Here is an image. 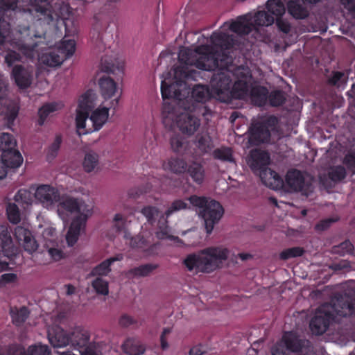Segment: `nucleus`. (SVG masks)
Returning a JSON list of instances; mask_svg holds the SVG:
<instances>
[{
	"mask_svg": "<svg viewBox=\"0 0 355 355\" xmlns=\"http://www.w3.org/2000/svg\"><path fill=\"white\" fill-rule=\"evenodd\" d=\"M189 200L198 209L197 211L204 220L206 232L211 234L215 224L218 223L223 214L222 206L218 202L205 197L193 196Z\"/></svg>",
	"mask_w": 355,
	"mask_h": 355,
	"instance_id": "obj_7",
	"label": "nucleus"
},
{
	"mask_svg": "<svg viewBox=\"0 0 355 355\" xmlns=\"http://www.w3.org/2000/svg\"><path fill=\"white\" fill-rule=\"evenodd\" d=\"M1 159L8 168H18L23 163V157L15 148L2 152Z\"/></svg>",
	"mask_w": 355,
	"mask_h": 355,
	"instance_id": "obj_27",
	"label": "nucleus"
},
{
	"mask_svg": "<svg viewBox=\"0 0 355 355\" xmlns=\"http://www.w3.org/2000/svg\"><path fill=\"white\" fill-rule=\"evenodd\" d=\"M188 207H189V205L186 202H184L182 200H175L172 203L171 207L166 211V215L167 217H168L173 212L180 211L182 209H187Z\"/></svg>",
	"mask_w": 355,
	"mask_h": 355,
	"instance_id": "obj_48",
	"label": "nucleus"
},
{
	"mask_svg": "<svg viewBox=\"0 0 355 355\" xmlns=\"http://www.w3.org/2000/svg\"><path fill=\"white\" fill-rule=\"evenodd\" d=\"M17 280V275L14 273H5L0 277V287L8 284L15 282Z\"/></svg>",
	"mask_w": 355,
	"mask_h": 355,
	"instance_id": "obj_56",
	"label": "nucleus"
},
{
	"mask_svg": "<svg viewBox=\"0 0 355 355\" xmlns=\"http://www.w3.org/2000/svg\"><path fill=\"white\" fill-rule=\"evenodd\" d=\"M155 268V266H153L152 265H143L131 270L130 272H132L134 275L136 276H146L148 275Z\"/></svg>",
	"mask_w": 355,
	"mask_h": 355,
	"instance_id": "obj_51",
	"label": "nucleus"
},
{
	"mask_svg": "<svg viewBox=\"0 0 355 355\" xmlns=\"http://www.w3.org/2000/svg\"><path fill=\"white\" fill-rule=\"evenodd\" d=\"M345 175L346 172L343 166L334 167L329 172V178L334 182L340 181L344 179Z\"/></svg>",
	"mask_w": 355,
	"mask_h": 355,
	"instance_id": "obj_47",
	"label": "nucleus"
},
{
	"mask_svg": "<svg viewBox=\"0 0 355 355\" xmlns=\"http://www.w3.org/2000/svg\"><path fill=\"white\" fill-rule=\"evenodd\" d=\"M276 19V24L278 28L284 33H288L291 30L290 23L282 17H278Z\"/></svg>",
	"mask_w": 355,
	"mask_h": 355,
	"instance_id": "obj_54",
	"label": "nucleus"
},
{
	"mask_svg": "<svg viewBox=\"0 0 355 355\" xmlns=\"http://www.w3.org/2000/svg\"><path fill=\"white\" fill-rule=\"evenodd\" d=\"M6 214L8 220L13 224H17L21 220V214L17 205L13 202L8 203Z\"/></svg>",
	"mask_w": 355,
	"mask_h": 355,
	"instance_id": "obj_42",
	"label": "nucleus"
},
{
	"mask_svg": "<svg viewBox=\"0 0 355 355\" xmlns=\"http://www.w3.org/2000/svg\"><path fill=\"white\" fill-rule=\"evenodd\" d=\"M76 44L73 40H64L60 44L46 49L38 57L39 63L50 67L62 64L65 59L75 51Z\"/></svg>",
	"mask_w": 355,
	"mask_h": 355,
	"instance_id": "obj_9",
	"label": "nucleus"
},
{
	"mask_svg": "<svg viewBox=\"0 0 355 355\" xmlns=\"http://www.w3.org/2000/svg\"><path fill=\"white\" fill-rule=\"evenodd\" d=\"M8 167L0 158V180L4 178L7 175Z\"/></svg>",
	"mask_w": 355,
	"mask_h": 355,
	"instance_id": "obj_62",
	"label": "nucleus"
},
{
	"mask_svg": "<svg viewBox=\"0 0 355 355\" xmlns=\"http://www.w3.org/2000/svg\"><path fill=\"white\" fill-rule=\"evenodd\" d=\"M286 184L294 191H302L307 195L311 189V184L304 175L296 170L288 171L286 177Z\"/></svg>",
	"mask_w": 355,
	"mask_h": 355,
	"instance_id": "obj_18",
	"label": "nucleus"
},
{
	"mask_svg": "<svg viewBox=\"0 0 355 355\" xmlns=\"http://www.w3.org/2000/svg\"><path fill=\"white\" fill-rule=\"evenodd\" d=\"M128 222L121 214H116L112 220V230L116 234H123L125 243L132 248H142L146 241L140 236L132 237L127 230Z\"/></svg>",
	"mask_w": 355,
	"mask_h": 355,
	"instance_id": "obj_12",
	"label": "nucleus"
},
{
	"mask_svg": "<svg viewBox=\"0 0 355 355\" xmlns=\"http://www.w3.org/2000/svg\"><path fill=\"white\" fill-rule=\"evenodd\" d=\"M141 212L146 218L147 220L150 223L158 217L159 214L157 209L150 206L143 208Z\"/></svg>",
	"mask_w": 355,
	"mask_h": 355,
	"instance_id": "obj_50",
	"label": "nucleus"
},
{
	"mask_svg": "<svg viewBox=\"0 0 355 355\" xmlns=\"http://www.w3.org/2000/svg\"><path fill=\"white\" fill-rule=\"evenodd\" d=\"M84 195L87 197L74 198L69 195L60 196L59 191L49 185L41 184L35 189L34 197L42 207L52 210L56 207L59 217L67 222L71 216L72 220L66 235L69 246H73L77 242L80 234L84 232L87 220L94 213V203L88 198V192Z\"/></svg>",
	"mask_w": 355,
	"mask_h": 355,
	"instance_id": "obj_2",
	"label": "nucleus"
},
{
	"mask_svg": "<svg viewBox=\"0 0 355 355\" xmlns=\"http://www.w3.org/2000/svg\"><path fill=\"white\" fill-rule=\"evenodd\" d=\"M38 225L37 232L42 245L58 241V232L54 225L43 216L37 218Z\"/></svg>",
	"mask_w": 355,
	"mask_h": 355,
	"instance_id": "obj_16",
	"label": "nucleus"
},
{
	"mask_svg": "<svg viewBox=\"0 0 355 355\" xmlns=\"http://www.w3.org/2000/svg\"><path fill=\"white\" fill-rule=\"evenodd\" d=\"M343 3L349 10L355 9V0H342Z\"/></svg>",
	"mask_w": 355,
	"mask_h": 355,
	"instance_id": "obj_64",
	"label": "nucleus"
},
{
	"mask_svg": "<svg viewBox=\"0 0 355 355\" xmlns=\"http://www.w3.org/2000/svg\"><path fill=\"white\" fill-rule=\"evenodd\" d=\"M196 145L201 152H207L211 148L209 137L207 134L198 135Z\"/></svg>",
	"mask_w": 355,
	"mask_h": 355,
	"instance_id": "obj_46",
	"label": "nucleus"
},
{
	"mask_svg": "<svg viewBox=\"0 0 355 355\" xmlns=\"http://www.w3.org/2000/svg\"><path fill=\"white\" fill-rule=\"evenodd\" d=\"M63 104L60 102L51 103L43 105L38 112L40 125H42L47 117L52 116L55 112L61 110Z\"/></svg>",
	"mask_w": 355,
	"mask_h": 355,
	"instance_id": "obj_32",
	"label": "nucleus"
},
{
	"mask_svg": "<svg viewBox=\"0 0 355 355\" xmlns=\"http://www.w3.org/2000/svg\"><path fill=\"white\" fill-rule=\"evenodd\" d=\"M91 286L98 295L106 296L109 294V282L102 277H95L91 281Z\"/></svg>",
	"mask_w": 355,
	"mask_h": 355,
	"instance_id": "obj_36",
	"label": "nucleus"
},
{
	"mask_svg": "<svg viewBox=\"0 0 355 355\" xmlns=\"http://www.w3.org/2000/svg\"><path fill=\"white\" fill-rule=\"evenodd\" d=\"M210 85V89L202 85L195 86L191 92L192 98L196 101L202 102L211 96L226 102L232 98H243L249 94L254 96L259 92L260 95L257 103L261 105L266 99L267 92L264 88L252 87V76L248 68L238 67L234 73L229 69H222L214 75Z\"/></svg>",
	"mask_w": 355,
	"mask_h": 355,
	"instance_id": "obj_3",
	"label": "nucleus"
},
{
	"mask_svg": "<svg viewBox=\"0 0 355 355\" xmlns=\"http://www.w3.org/2000/svg\"><path fill=\"white\" fill-rule=\"evenodd\" d=\"M60 144H61V139L58 137H56L55 141L52 143V144L49 148V150H48V153H47V156H48L49 159H53L56 156V155L60 149Z\"/></svg>",
	"mask_w": 355,
	"mask_h": 355,
	"instance_id": "obj_53",
	"label": "nucleus"
},
{
	"mask_svg": "<svg viewBox=\"0 0 355 355\" xmlns=\"http://www.w3.org/2000/svg\"><path fill=\"white\" fill-rule=\"evenodd\" d=\"M33 68L16 65L13 67L11 76L17 85L20 88H27L33 80Z\"/></svg>",
	"mask_w": 355,
	"mask_h": 355,
	"instance_id": "obj_22",
	"label": "nucleus"
},
{
	"mask_svg": "<svg viewBox=\"0 0 355 355\" xmlns=\"http://www.w3.org/2000/svg\"><path fill=\"white\" fill-rule=\"evenodd\" d=\"M98 85L102 103L110 107H117L122 93L118 83L111 77L103 76L98 80Z\"/></svg>",
	"mask_w": 355,
	"mask_h": 355,
	"instance_id": "obj_11",
	"label": "nucleus"
},
{
	"mask_svg": "<svg viewBox=\"0 0 355 355\" xmlns=\"http://www.w3.org/2000/svg\"><path fill=\"white\" fill-rule=\"evenodd\" d=\"M3 84L0 81V114H4L9 122H12L18 114L17 106L10 101L2 98Z\"/></svg>",
	"mask_w": 355,
	"mask_h": 355,
	"instance_id": "obj_25",
	"label": "nucleus"
},
{
	"mask_svg": "<svg viewBox=\"0 0 355 355\" xmlns=\"http://www.w3.org/2000/svg\"><path fill=\"white\" fill-rule=\"evenodd\" d=\"M163 168L174 173H182L186 171L187 164L183 159L171 158L164 162Z\"/></svg>",
	"mask_w": 355,
	"mask_h": 355,
	"instance_id": "obj_34",
	"label": "nucleus"
},
{
	"mask_svg": "<svg viewBox=\"0 0 355 355\" xmlns=\"http://www.w3.org/2000/svg\"><path fill=\"white\" fill-rule=\"evenodd\" d=\"M230 253V250L224 245L211 246L198 253L189 254L184 263L190 271L211 272L223 267Z\"/></svg>",
	"mask_w": 355,
	"mask_h": 355,
	"instance_id": "obj_5",
	"label": "nucleus"
},
{
	"mask_svg": "<svg viewBox=\"0 0 355 355\" xmlns=\"http://www.w3.org/2000/svg\"><path fill=\"white\" fill-rule=\"evenodd\" d=\"M334 220L331 218L325 219L323 220H321L320 223H318L315 225V230L318 231H323L327 230L330 225L334 222Z\"/></svg>",
	"mask_w": 355,
	"mask_h": 355,
	"instance_id": "obj_58",
	"label": "nucleus"
},
{
	"mask_svg": "<svg viewBox=\"0 0 355 355\" xmlns=\"http://www.w3.org/2000/svg\"><path fill=\"white\" fill-rule=\"evenodd\" d=\"M188 173L194 182L201 184L204 180L205 171L199 164L193 163L188 168Z\"/></svg>",
	"mask_w": 355,
	"mask_h": 355,
	"instance_id": "obj_40",
	"label": "nucleus"
},
{
	"mask_svg": "<svg viewBox=\"0 0 355 355\" xmlns=\"http://www.w3.org/2000/svg\"><path fill=\"white\" fill-rule=\"evenodd\" d=\"M345 162L355 173V156L354 155H347L345 159Z\"/></svg>",
	"mask_w": 355,
	"mask_h": 355,
	"instance_id": "obj_60",
	"label": "nucleus"
},
{
	"mask_svg": "<svg viewBox=\"0 0 355 355\" xmlns=\"http://www.w3.org/2000/svg\"><path fill=\"white\" fill-rule=\"evenodd\" d=\"M116 107H110L103 103L87 115H80L76 117L77 132L84 135L99 130L109 119V110Z\"/></svg>",
	"mask_w": 355,
	"mask_h": 355,
	"instance_id": "obj_8",
	"label": "nucleus"
},
{
	"mask_svg": "<svg viewBox=\"0 0 355 355\" xmlns=\"http://www.w3.org/2000/svg\"><path fill=\"white\" fill-rule=\"evenodd\" d=\"M42 246L49 258V262H57L64 258V252L60 247L58 241Z\"/></svg>",
	"mask_w": 355,
	"mask_h": 355,
	"instance_id": "obj_29",
	"label": "nucleus"
},
{
	"mask_svg": "<svg viewBox=\"0 0 355 355\" xmlns=\"http://www.w3.org/2000/svg\"><path fill=\"white\" fill-rule=\"evenodd\" d=\"M156 236L159 239H168L172 241L173 244L177 245L181 243V241L177 236L171 234V231L164 220L163 221H159V227L158 230L156 232Z\"/></svg>",
	"mask_w": 355,
	"mask_h": 355,
	"instance_id": "obj_35",
	"label": "nucleus"
},
{
	"mask_svg": "<svg viewBox=\"0 0 355 355\" xmlns=\"http://www.w3.org/2000/svg\"><path fill=\"white\" fill-rule=\"evenodd\" d=\"M268 154L260 150H252L247 158V163L254 173L258 174L269 164Z\"/></svg>",
	"mask_w": 355,
	"mask_h": 355,
	"instance_id": "obj_20",
	"label": "nucleus"
},
{
	"mask_svg": "<svg viewBox=\"0 0 355 355\" xmlns=\"http://www.w3.org/2000/svg\"><path fill=\"white\" fill-rule=\"evenodd\" d=\"M48 338L55 348H62L69 345L70 331H64L59 326H54L48 330Z\"/></svg>",
	"mask_w": 355,
	"mask_h": 355,
	"instance_id": "obj_21",
	"label": "nucleus"
},
{
	"mask_svg": "<svg viewBox=\"0 0 355 355\" xmlns=\"http://www.w3.org/2000/svg\"><path fill=\"white\" fill-rule=\"evenodd\" d=\"M171 145L174 151L178 152L181 150L183 146V142L180 137L176 136L171 139Z\"/></svg>",
	"mask_w": 355,
	"mask_h": 355,
	"instance_id": "obj_57",
	"label": "nucleus"
},
{
	"mask_svg": "<svg viewBox=\"0 0 355 355\" xmlns=\"http://www.w3.org/2000/svg\"><path fill=\"white\" fill-rule=\"evenodd\" d=\"M121 349L128 355H141L144 352V347L139 344V341L132 338L125 340Z\"/></svg>",
	"mask_w": 355,
	"mask_h": 355,
	"instance_id": "obj_31",
	"label": "nucleus"
},
{
	"mask_svg": "<svg viewBox=\"0 0 355 355\" xmlns=\"http://www.w3.org/2000/svg\"><path fill=\"white\" fill-rule=\"evenodd\" d=\"M12 355H51V351L48 346L38 344L30 346L27 352L19 348Z\"/></svg>",
	"mask_w": 355,
	"mask_h": 355,
	"instance_id": "obj_33",
	"label": "nucleus"
},
{
	"mask_svg": "<svg viewBox=\"0 0 355 355\" xmlns=\"http://www.w3.org/2000/svg\"><path fill=\"white\" fill-rule=\"evenodd\" d=\"M15 146L16 141L11 135L5 132L0 134V150L2 152L13 149Z\"/></svg>",
	"mask_w": 355,
	"mask_h": 355,
	"instance_id": "obj_43",
	"label": "nucleus"
},
{
	"mask_svg": "<svg viewBox=\"0 0 355 355\" xmlns=\"http://www.w3.org/2000/svg\"><path fill=\"white\" fill-rule=\"evenodd\" d=\"M14 200L24 207L31 205L33 202L32 193L27 189L19 190L15 195Z\"/></svg>",
	"mask_w": 355,
	"mask_h": 355,
	"instance_id": "obj_39",
	"label": "nucleus"
},
{
	"mask_svg": "<svg viewBox=\"0 0 355 355\" xmlns=\"http://www.w3.org/2000/svg\"><path fill=\"white\" fill-rule=\"evenodd\" d=\"M0 248L7 257H11L17 252V248L14 245L8 225H0Z\"/></svg>",
	"mask_w": 355,
	"mask_h": 355,
	"instance_id": "obj_24",
	"label": "nucleus"
},
{
	"mask_svg": "<svg viewBox=\"0 0 355 355\" xmlns=\"http://www.w3.org/2000/svg\"><path fill=\"white\" fill-rule=\"evenodd\" d=\"M277 123V119L275 116H270L263 123L253 124L250 129V143L258 144L261 142L268 141L271 130H273Z\"/></svg>",
	"mask_w": 355,
	"mask_h": 355,
	"instance_id": "obj_13",
	"label": "nucleus"
},
{
	"mask_svg": "<svg viewBox=\"0 0 355 355\" xmlns=\"http://www.w3.org/2000/svg\"><path fill=\"white\" fill-rule=\"evenodd\" d=\"M262 182L268 187L278 189L282 186V180L275 171L268 167L258 173Z\"/></svg>",
	"mask_w": 355,
	"mask_h": 355,
	"instance_id": "obj_26",
	"label": "nucleus"
},
{
	"mask_svg": "<svg viewBox=\"0 0 355 355\" xmlns=\"http://www.w3.org/2000/svg\"><path fill=\"white\" fill-rule=\"evenodd\" d=\"M26 3H28L31 8H28V10L31 12L37 13L39 21H44L46 23H49L52 20L56 18L64 19L65 17L62 13H57L55 11L53 12L50 10L51 6L48 0H24Z\"/></svg>",
	"mask_w": 355,
	"mask_h": 355,
	"instance_id": "obj_14",
	"label": "nucleus"
},
{
	"mask_svg": "<svg viewBox=\"0 0 355 355\" xmlns=\"http://www.w3.org/2000/svg\"><path fill=\"white\" fill-rule=\"evenodd\" d=\"M204 353L201 346H195L189 352L190 355H202Z\"/></svg>",
	"mask_w": 355,
	"mask_h": 355,
	"instance_id": "obj_63",
	"label": "nucleus"
},
{
	"mask_svg": "<svg viewBox=\"0 0 355 355\" xmlns=\"http://www.w3.org/2000/svg\"><path fill=\"white\" fill-rule=\"evenodd\" d=\"M355 312V308L349 304H343L340 309L334 304H326L316 311L310 322V329L313 334L320 335L324 333L330 322L336 316H347Z\"/></svg>",
	"mask_w": 355,
	"mask_h": 355,
	"instance_id": "obj_6",
	"label": "nucleus"
},
{
	"mask_svg": "<svg viewBox=\"0 0 355 355\" xmlns=\"http://www.w3.org/2000/svg\"><path fill=\"white\" fill-rule=\"evenodd\" d=\"M42 36V34L24 28L17 32L12 39L9 24L5 19L0 20V50L8 51L5 55L7 64L10 67L21 59L19 54L11 50V47L19 50L27 58H33L35 54V48L38 45V42H34L33 38H41Z\"/></svg>",
	"mask_w": 355,
	"mask_h": 355,
	"instance_id": "obj_4",
	"label": "nucleus"
},
{
	"mask_svg": "<svg viewBox=\"0 0 355 355\" xmlns=\"http://www.w3.org/2000/svg\"><path fill=\"white\" fill-rule=\"evenodd\" d=\"M15 236L19 244L28 254H32L38 249L37 241L28 229L17 226L15 229Z\"/></svg>",
	"mask_w": 355,
	"mask_h": 355,
	"instance_id": "obj_19",
	"label": "nucleus"
},
{
	"mask_svg": "<svg viewBox=\"0 0 355 355\" xmlns=\"http://www.w3.org/2000/svg\"><path fill=\"white\" fill-rule=\"evenodd\" d=\"M10 314L13 323L19 326L26 320L29 315V312L26 307H21L19 309H12Z\"/></svg>",
	"mask_w": 355,
	"mask_h": 355,
	"instance_id": "obj_41",
	"label": "nucleus"
},
{
	"mask_svg": "<svg viewBox=\"0 0 355 355\" xmlns=\"http://www.w3.org/2000/svg\"><path fill=\"white\" fill-rule=\"evenodd\" d=\"M300 2V0L289 1L288 10L290 14L295 18L303 19L307 16V11Z\"/></svg>",
	"mask_w": 355,
	"mask_h": 355,
	"instance_id": "obj_38",
	"label": "nucleus"
},
{
	"mask_svg": "<svg viewBox=\"0 0 355 355\" xmlns=\"http://www.w3.org/2000/svg\"><path fill=\"white\" fill-rule=\"evenodd\" d=\"M304 250L300 247H295L282 251L279 257L282 260H287L291 258L300 257L303 254Z\"/></svg>",
	"mask_w": 355,
	"mask_h": 355,
	"instance_id": "obj_45",
	"label": "nucleus"
},
{
	"mask_svg": "<svg viewBox=\"0 0 355 355\" xmlns=\"http://www.w3.org/2000/svg\"><path fill=\"white\" fill-rule=\"evenodd\" d=\"M290 352H297L301 348V342L292 332L284 334L282 340L272 349V355H288L284 348Z\"/></svg>",
	"mask_w": 355,
	"mask_h": 355,
	"instance_id": "obj_17",
	"label": "nucleus"
},
{
	"mask_svg": "<svg viewBox=\"0 0 355 355\" xmlns=\"http://www.w3.org/2000/svg\"><path fill=\"white\" fill-rule=\"evenodd\" d=\"M274 17L265 11H258L253 15L251 13L239 17L232 23L225 22L218 31L213 33L210 37L211 46L199 45L192 47H181L178 59L180 65L173 70V79L166 77L162 80L161 92L163 98L180 99L178 87L182 86L185 78L196 79L198 72L191 69L195 67L204 71H211L218 65V60H223L218 49L220 51L229 49L233 44V39L226 31H231L239 35L250 33L259 27L269 26L274 23Z\"/></svg>",
	"mask_w": 355,
	"mask_h": 355,
	"instance_id": "obj_1",
	"label": "nucleus"
},
{
	"mask_svg": "<svg viewBox=\"0 0 355 355\" xmlns=\"http://www.w3.org/2000/svg\"><path fill=\"white\" fill-rule=\"evenodd\" d=\"M338 248L341 249L343 254L350 253L354 250L352 243L349 241L342 243Z\"/></svg>",
	"mask_w": 355,
	"mask_h": 355,
	"instance_id": "obj_59",
	"label": "nucleus"
},
{
	"mask_svg": "<svg viewBox=\"0 0 355 355\" xmlns=\"http://www.w3.org/2000/svg\"><path fill=\"white\" fill-rule=\"evenodd\" d=\"M330 83L338 87H344L347 82V77L344 73L335 72L329 80Z\"/></svg>",
	"mask_w": 355,
	"mask_h": 355,
	"instance_id": "obj_49",
	"label": "nucleus"
},
{
	"mask_svg": "<svg viewBox=\"0 0 355 355\" xmlns=\"http://www.w3.org/2000/svg\"><path fill=\"white\" fill-rule=\"evenodd\" d=\"M64 289L65 291L66 295L69 296L75 294L76 292V288L71 284L65 285L64 286Z\"/></svg>",
	"mask_w": 355,
	"mask_h": 355,
	"instance_id": "obj_61",
	"label": "nucleus"
},
{
	"mask_svg": "<svg viewBox=\"0 0 355 355\" xmlns=\"http://www.w3.org/2000/svg\"><path fill=\"white\" fill-rule=\"evenodd\" d=\"M178 112L179 114H177L175 119L177 126L183 133L193 135L200 128V120L185 109L183 112Z\"/></svg>",
	"mask_w": 355,
	"mask_h": 355,
	"instance_id": "obj_15",
	"label": "nucleus"
},
{
	"mask_svg": "<svg viewBox=\"0 0 355 355\" xmlns=\"http://www.w3.org/2000/svg\"><path fill=\"white\" fill-rule=\"evenodd\" d=\"M270 102L273 106H278L282 105L284 101V96L282 92L275 91L270 95Z\"/></svg>",
	"mask_w": 355,
	"mask_h": 355,
	"instance_id": "obj_52",
	"label": "nucleus"
},
{
	"mask_svg": "<svg viewBox=\"0 0 355 355\" xmlns=\"http://www.w3.org/2000/svg\"><path fill=\"white\" fill-rule=\"evenodd\" d=\"M268 12L275 18L282 17L286 11L285 6L282 0H268L266 3Z\"/></svg>",
	"mask_w": 355,
	"mask_h": 355,
	"instance_id": "obj_37",
	"label": "nucleus"
},
{
	"mask_svg": "<svg viewBox=\"0 0 355 355\" xmlns=\"http://www.w3.org/2000/svg\"><path fill=\"white\" fill-rule=\"evenodd\" d=\"M215 158L226 162H234L232 150L229 148H220L214 151Z\"/></svg>",
	"mask_w": 355,
	"mask_h": 355,
	"instance_id": "obj_44",
	"label": "nucleus"
},
{
	"mask_svg": "<svg viewBox=\"0 0 355 355\" xmlns=\"http://www.w3.org/2000/svg\"><path fill=\"white\" fill-rule=\"evenodd\" d=\"M123 254H119L114 257L109 258L96 266L92 271V275L96 277L106 276L110 272V266L112 263L123 259Z\"/></svg>",
	"mask_w": 355,
	"mask_h": 355,
	"instance_id": "obj_28",
	"label": "nucleus"
},
{
	"mask_svg": "<svg viewBox=\"0 0 355 355\" xmlns=\"http://www.w3.org/2000/svg\"><path fill=\"white\" fill-rule=\"evenodd\" d=\"M69 346L78 350L81 355H98L94 351V343L90 341L89 331L81 326L70 330Z\"/></svg>",
	"mask_w": 355,
	"mask_h": 355,
	"instance_id": "obj_10",
	"label": "nucleus"
},
{
	"mask_svg": "<svg viewBox=\"0 0 355 355\" xmlns=\"http://www.w3.org/2000/svg\"><path fill=\"white\" fill-rule=\"evenodd\" d=\"M83 168L86 173L96 172L99 169V155L98 153L89 151L84 157Z\"/></svg>",
	"mask_w": 355,
	"mask_h": 355,
	"instance_id": "obj_30",
	"label": "nucleus"
},
{
	"mask_svg": "<svg viewBox=\"0 0 355 355\" xmlns=\"http://www.w3.org/2000/svg\"><path fill=\"white\" fill-rule=\"evenodd\" d=\"M96 104L97 96L96 93L92 90L87 91L79 98L76 117L89 114L90 112L95 109Z\"/></svg>",
	"mask_w": 355,
	"mask_h": 355,
	"instance_id": "obj_23",
	"label": "nucleus"
},
{
	"mask_svg": "<svg viewBox=\"0 0 355 355\" xmlns=\"http://www.w3.org/2000/svg\"><path fill=\"white\" fill-rule=\"evenodd\" d=\"M136 320L129 315H123L119 320V324L122 327H128L136 324Z\"/></svg>",
	"mask_w": 355,
	"mask_h": 355,
	"instance_id": "obj_55",
	"label": "nucleus"
}]
</instances>
